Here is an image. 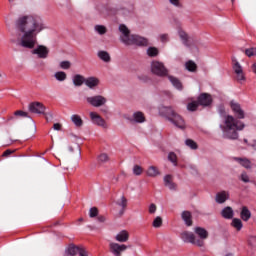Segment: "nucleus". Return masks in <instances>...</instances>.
I'll return each instance as SVG.
<instances>
[{"label":"nucleus","instance_id":"nucleus-1","mask_svg":"<svg viewBox=\"0 0 256 256\" xmlns=\"http://www.w3.org/2000/svg\"><path fill=\"white\" fill-rule=\"evenodd\" d=\"M15 28L20 33L18 44L25 49H32L31 54L38 59L49 57V48L45 45H37V35L47 29L43 18L37 15H20L15 21Z\"/></svg>","mask_w":256,"mask_h":256},{"label":"nucleus","instance_id":"nucleus-2","mask_svg":"<svg viewBox=\"0 0 256 256\" xmlns=\"http://www.w3.org/2000/svg\"><path fill=\"white\" fill-rule=\"evenodd\" d=\"M245 129V123L239 118H235L232 115H226L224 118V133L226 139H239V133L237 131H243Z\"/></svg>","mask_w":256,"mask_h":256},{"label":"nucleus","instance_id":"nucleus-3","mask_svg":"<svg viewBox=\"0 0 256 256\" xmlns=\"http://www.w3.org/2000/svg\"><path fill=\"white\" fill-rule=\"evenodd\" d=\"M166 115L168 119L173 123L178 129H185V120L175 112L174 109L168 107L165 108Z\"/></svg>","mask_w":256,"mask_h":256},{"label":"nucleus","instance_id":"nucleus-4","mask_svg":"<svg viewBox=\"0 0 256 256\" xmlns=\"http://www.w3.org/2000/svg\"><path fill=\"white\" fill-rule=\"evenodd\" d=\"M194 233L196 237V247H205V240L209 239V232L203 227H195Z\"/></svg>","mask_w":256,"mask_h":256},{"label":"nucleus","instance_id":"nucleus-5","mask_svg":"<svg viewBox=\"0 0 256 256\" xmlns=\"http://www.w3.org/2000/svg\"><path fill=\"white\" fill-rule=\"evenodd\" d=\"M86 103L92 107H103V105H107V98L103 95L89 96L86 97Z\"/></svg>","mask_w":256,"mask_h":256},{"label":"nucleus","instance_id":"nucleus-6","mask_svg":"<svg viewBox=\"0 0 256 256\" xmlns=\"http://www.w3.org/2000/svg\"><path fill=\"white\" fill-rule=\"evenodd\" d=\"M89 256V253H87V250L81 246H75L73 244L69 245L65 252V256Z\"/></svg>","mask_w":256,"mask_h":256},{"label":"nucleus","instance_id":"nucleus-7","mask_svg":"<svg viewBox=\"0 0 256 256\" xmlns=\"http://www.w3.org/2000/svg\"><path fill=\"white\" fill-rule=\"evenodd\" d=\"M151 72L158 77H166L168 71L165 65L159 61H154L151 64Z\"/></svg>","mask_w":256,"mask_h":256},{"label":"nucleus","instance_id":"nucleus-8","mask_svg":"<svg viewBox=\"0 0 256 256\" xmlns=\"http://www.w3.org/2000/svg\"><path fill=\"white\" fill-rule=\"evenodd\" d=\"M109 251L114 256H121L123 255L124 251H127V245L119 244L117 242H110Z\"/></svg>","mask_w":256,"mask_h":256},{"label":"nucleus","instance_id":"nucleus-9","mask_svg":"<svg viewBox=\"0 0 256 256\" xmlns=\"http://www.w3.org/2000/svg\"><path fill=\"white\" fill-rule=\"evenodd\" d=\"M232 69H233V71H234V73L236 75V80L239 83H241V82L246 80L245 72H243V66H241V64L237 60H235V59H233Z\"/></svg>","mask_w":256,"mask_h":256},{"label":"nucleus","instance_id":"nucleus-10","mask_svg":"<svg viewBox=\"0 0 256 256\" xmlns=\"http://www.w3.org/2000/svg\"><path fill=\"white\" fill-rule=\"evenodd\" d=\"M90 119L94 125H97L98 127H102L103 129H109V125H107V122L103 117L97 114V112H90Z\"/></svg>","mask_w":256,"mask_h":256},{"label":"nucleus","instance_id":"nucleus-11","mask_svg":"<svg viewBox=\"0 0 256 256\" xmlns=\"http://www.w3.org/2000/svg\"><path fill=\"white\" fill-rule=\"evenodd\" d=\"M230 108L233 111L236 119H243L245 117V110L241 108V104L235 101L230 102Z\"/></svg>","mask_w":256,"mask_h":256},{"label":"nucleus","instance_id":"nucleus-12","mask_svg":"<svg viewBox=\"0 0 256 256\" xmlns=\"http://www.w3.org/2000/svg\"><path fill=\"white\" fill-rule=\"evenodd\" d=\"M30 113H36L37 115H44L45 114V105L41 102H32L28 106Z\"/></svg>","mask_w":256,"mask_h":256},{"label":"nucleus","instance_id":"nucleus-13","mask_svg":"<svg viewBox=\"0 0 256 256\" xmlns=\"http://www.w3.org/2000/svg\"><path fill=\"white\" fill-rule=\"evenodd\" d=\"M180 239L184 241V243H191V245H195L197 247V236L190 231H183L180 234Z\"/></svg>","mask_w":256,"mask_h":256},{"label":"nucleus","instance_id":"nucleus-14","mask_svg":"<svg viewBox=\"0 0 256 256\" xmlns=\"http://www.w3.org/2000/svg\"><path fill=\"white\" fill-rule=\"evenodd\" d=\"M149 44V40L147 38H143L138 35H131L130 39L126 43V45H138V46H145Z\"/></svg>","mask_w":256,"mask_h":256},{"label":"nucleus","instance_id":"nucleus-15","mask_svg":"<svg viewBox=\"0 0 256 256\" xmlns=\"http://www.w3.org/2000/svg\"><path fill=\"white\" fill-rule=\"evenodd\" d=\"M119 31L121 33L120 41H122V43H124V45H127V43H129V40L131 39V32L129 31V28H127V26L121 24L119 26Z\"/></svg>","mask_w":256,"mask_h":256},{"label":"nucleus","instance_id":"nucleus-16","mask_svg":"<svg viewBox=\"0 0 256 256\" xmlns=\"http://www.w3.org/2000/svg\"><path fill=\"white\" fill-rule=\"evenodd\" d=\"M197 101H198L199 105H202V107H209V105H211V103H213V98L208 93H202L198 97Z\"/></svg>","mask_w":256,"mask_h":256},{"label":"nucleus","instance_id":"nucleus-17","mask_svg":"<svg viewBox=\"0 0 256 256\" xmlns=\"http://www.w3.org/2000/svg\"><path fill=\"white\" fill-rule=\"evenodd\" d=\"M99 83H101V81L99 80V78L97 77H88L85 80V85L86 87H88L89 89H97V87H99Z\"/></svg>","mask_w":256,"mask_h":256},{"label":"nucleus","instance_id":"nucleus-18","mask_svg":"<svg viewBox=\"0 0 256 256\" xmlns=\"http://www.w3.org/2000/svg\"><path fill=\"white\" fill-rule=\"evenodd\" d=\"M115 241H118V243H127L129 241V231L121 230L118 232L115 236Z\"/></svg>","mask_w":256,"mask_h":256},{"label":"nucleus","instance_id":"nucleus-19","mask_svg":"<svg viewBox=\"0 0 256 256\" xmlns=\"http://www.w3.org/2000/svg\"><path fill=\"white\" fill-rule=\"evenodd\" d=\"M130 123H145V114L143 112H135L133 118H128Z\"/></svg>","mask_w":256,"mask_h":256},{"label":"nucleus","instance_id":"nucleus-20","mask_svg":"<svg viewBox=\"0 0 256 256\" xmlns=\"http://www.w3.org/2000/svg\"><path fill=\"white\" fill-rule=\"evenodd\" d=\"M228 199H229V192L227 191L218 192L215 197L216 203H219L220 205L225 203V201H228Z\"/></svg>","mask_w":256,"mask_h":256},{"label":"nucleus","instance_id":"nucleus-21","mask_svg":"<svg viewBox=\"0 0 256 256\" xmlns=\"http://www.w3.org/2000/svg\"><path fill=\"white\" fill-rule=\"evenodd\" d=\"M234 215H235V212L233 211V208H231V206H226L221 211V216L224 219H233Z\"/></svg>","mask_w":256,"mask_h":256},{"label":"nucleus","instance_id":"nucleus-22","mask_svg":"<svg viewBox=\"0 0 256 256\" xmlns=\"http://www.w3.org/2000/svg\"><path fill=\"white\" fill-rule=\"evenodd\" d=\"M233 161H236L237 163H239V165H241L245 169H251V161L247 158L234 157Z\"/></svg>","mask_w":256,"mask_h":256},{"label":"nucleus","instance_id":"nucleus-23","mask_svg":"<svg viewBox=\"0 0 256 256\" xmlns=\"http://www.w3.org/2000/svg\"><path fill=\"white\" fill-rule=\"evenodd\" d=\"M147 177H159L161 175V172L159 171V168L157 166H149L146 170Z\"/></svg>","mask_w":256,"mask_h":256},{"label":"nucleus","instance_id":"nucleus-24","mask_svg":"<svg viewBox=\"0 0 256 256\" xmlns=\"http://www.w3.org/2000/svg\"><path fill=\"white\" fill-rule=\"evenodd\" d=\"M181 217H182L185 225H187V227H191V225H193V220H192L191 212L183 211L182 214H181Z\"/></svg>","mask_w":256,"mask_h":256},{"label":"nucleus","instance_id":"nucleus-25","mask_svg":"<svg viewBox=\"0 0 256 256\" xmlns=\"http://www.w3.org/2000/svg\"><path fill=\"white\" fill-rule=\"evenodd\" d=\"M240 217L242 221H249V219H251V211L249 210V208H247V206L242 207Z\"/></svg>","mask_w":256,"mask_h":256},{"label":"nucleus","instance_id":"nucleus-26","mask_svg":"<svg viewBox=\"0 0 256 256\" xmlns=\"http://www.w3.org/2000/svg\"><path fill=\"white\" fill-rule=\"evenodd\" d=\"M179 37L182 40V43L186 47H191L192 41H191V38H189V36L187 35V33H185L184 31H180L179 32Z\"/></svg>","mask_w":256,"mask_h":256},{"label":"nucleus","instance_id":"nucleus-27","mask_svg":"<svg viewBox=\"0 0 256 256\" xmlns=\"http://www.w3.org/2000/svg\"><path fill=\"white\" fill-rule=\"evenodd\" d=\"M85 80H86V78L83 77L81 74H76L72 79L75 87H81V85H83V83L85 85Z\"/></svg>","mask_w":256,"mask_h":256},{"label":"nucleus","instance_id":"nucleus-28","mask_svg":"<svg viewBox=\"0 0 256 256\" xmlns=\"http://www.w3.org/2000/svg\"><path fill=\"white\" fill-rule=\"evenodd\" d=\"M168 79L172 83L173 87L178 89V91L183 90V84L181 83V81H179V79H177L176 77H173V76H168Z\"/></svg>","mask_w":256,"mask_h":256},{"label":"nucleus","instance_id":"nucleus-29","mask_svg":"<svg viewBox=\"0 0 256 256\" xmlns=\"http://www.w3.org/2000/svg\"><path fill=\"white\" fill-rule=\"evenodd\" d=\"M97 55L101 61H104V63H109L111 61V55H109V52L107 51H98Z\"/></svg>","mask_w":256,"mask_h":256},{"label":"nucleus","instance_id":"nucleus-30","mask_svg":"<svg viewBox=\"0 0 256 256\" xmlns=\"http://www.w3.org/2000/svg\"><path fill=\"white\" fill-rule=\"evenodd\" d=\"M70 119L75 127H83V119L79 116V114H73Z\"/></svg>","mask_w":256,"mask_h":256},{"label":"nucleus","instance_id":"nucleus-31","mask_svg":"<svg viewBox=\"0 0 256 256\" xmlns=\"http://www.w3.org/2000/svg\"><path fill=\"white\" fill-rule=\"evenodd\" d=\"M231 227L236 229V231H241L243 229V222L239 218L232 219Z\"/></svg>","mask_w":256,"mask_h":256},{"label":"nucleus","instance_id":"nucleus-32","mask_svg":"<svg viewBox=\"0 0 256 256\" xmlns=\"http://www.w3.org/2000/svg\"><path fill=\"white\" fill-rule=\"evenodd\" d=\"M54 77L56 81L63 82L67 80V73H65L64 71H58L54 74Z\"/></svg>","mask_w":256,"mask_h":256},{"label":"nucleus","instance_id":"nucleus-33","mask_svg":"<svg viewBox=\"0 0 256 256\" xmlns=\"http://www.w3.org/2000/svg\"><path fill=\"white\" fill-rule=\"evenodd\" d=\"M117 205L121 207L122 209L121 214H123L125 209H127V198H125V196H121V198L117 201Z\"/></svg>","mask_w":256,"mask_h":256},{"label":"nucleus","instance_id":"nucleus-34","mask_svg":"<svg viewBox=\"0 0 256 256\" xmlns=\"http://www.w3.org/2000/svg\"><path fill=\"white\" fill-rule=\"evenodd\" d=\"M185 68L187 69V71L194 72L197 71V64L194 61L189 60L188 62H186Z\"/></svg>","mask_w":256,"mask_h":256},{"label":"nucleus","instance_id":"nucleus-35","mask_svg":"<svg viewBox=\"0 0 256 256\" xmlns=\"http://www.w3.org/2000/svg\"><path fill=\"white\" fill-rule=\"evenodd\" d=\"M132 172L133 175L139 177V175H143V167H141L140 165H134Z\"/></svg>","mask_w":256,"mask_h":256},{"label":"nucleus","instance_id":"nucleus-36","mask_svg":"<svg viewBox=\"0 0 256 256\" xmlns=\"http://www.w3.org/2000/svg\"><path fill=\"white\" fill-rule=\"evenodd\" d=\"M97 159L100 163H107L109 162V155L107 153H101L98 155Z\"/></svg>","mask_w":256,"mask_h":256},{"label":"nucleus","instance_id":"nucleus-37","mask_svg":"<svg viewBox=\"0 0 256 256\" xmlns=\"http://www.w3.org/2000/svg\"><path fill=\"white\" fill-rule=\"evenodd\" d=\"M94 29L98 32L99 35H105V33H107V27L103 25H96Z\"/></svg>","mask_w":256,"mask_h":256},{"label":"nucleus","instance_id":"nucleus-38","mask_svg":"<svg viewBox=\"0 0 256 256\" xmlns=\"http://www.w3.org/2000/svg\"><path fill=\"white\" fill-rule=\"evenodd\" d=\"M197 107H199V102L198 101L190 102L187 105L188 111H197Z\"/></svg>","mask_w":256,"mask_h":256},{"label":"nucleus","instance_id":"nucleus-39","mask_svg":"<svg viewBox=\"0 0 256 256\" xmlns=\"http://www.w3.org/2000/svg\"><path fill=\"white\" fill-rule=\"evenodd\" d=\"M149 57H157L159 55V50L155 47H151L147 50Z\"/></svg>","mask_w":256,"mask_h":256},{"label":"nucleus","instance_id":"nucleus-40","mask_svg":"<svg viewBox=\"0 0 256 256\" xmlns=\"http://www.w3.org/2000/svg\"><path fill=\"white\" fill-rule=\"evenodd\" d=\"M153 227H155L156 229L161 227V225H163V219L160 216H157L153 223H152Z\"/></svg>","mask_w":256,"mask_h":256},{"label":"nucleus","instance_id":"nucleus-41","mask_svg":"<svg viewBox=\"0 0 256 256\" xmlns=\"http://www.w3.org/2000/svg\"><path fill=\"white\" fill-rule=\"evenodd\" d=\"M245 55L247 57H255L256 56V48H248L245 50Z\"/></svg>","mask_w":256,"mask_h":256},{"label":"nucleus","instance_id":"nucleus-42","mask_svg":"<svg viewBox=\"0 0 256 256\" xmlns=\"http://www.w3.org/2000/svg\"><path fill=\"white\" fill-rule=\"evenodd\" d=\"M59 66H60V69H64V70L71 69V62L62 61L60 62Z\"/></svg>","mask_w":256,"mask_h":256},{"label":"nucleus","instance_id":"nucleus-43","mask_svg":"<svg viewBox=\"0 0 256 256\" xmlns=\"http://www.w3.org/2000/svg\"><path fill=\"white\" fill-rule=\"evenodd\" d=\"M187 147H190V149H197V143L193 141L192 139H187L185 141Z\"/></svg>","mask_w":256,"mask_h":256},{"label":"nucleus","instance_id":"nucleus-44","mask_svg":"<svg viewBox=\"0 0 256 256\" xmlns=\"http://www.w3.org/2000/svg\"><path fill=\"white\" fill-rule=\"evenodd\" d=\"M168 159L171 161V163H174V165H177V155L173 152L168 154Z\"/></svg>","mask_w":256,"mask_h":256},{"label":"nucleus","instance_id":"nucleus-45","mask_svg":"<svg viewBox=\"0 0 256 256\" xmlns=\"http://www.w3.org/2000/svg\"><path fill=\"white\" fill-rule=\"evenodd\" d=\"M14 115H16V117H29V114L23 110H17L14 112Z\"/></svg>","mask_w":256,"mask_h":256},{"label":"nucleus","instance_id":"nucleus-46","mask_svg":"<svg viewBox=\"0 0 256 256\" xmlns=\"http://www.w3.org/2000/svg\"><path fill=\"white\" fill-rule=\"evenodd\" d=\"M97 215H99V210L97 209V207L91 208L89 211V216L93 218L97 217Z\"/></svg>","mask_w":256,"mask_h":256},{"label":"nucleus","instance_id":"nucleus-47","mask_svg":"<svg viewBox=\"0 0 256 256\" xmlns=\"http://www.w3.org/2000/svg\"><path fill=\"white\" fill-rule=\"evenodd\" d=\"M248 245H250V247H253V248L256 247V236H250L249 237Z\"/></svg>","mask_w":256,"mask_h":256},{"label":"nucleus","instance_id":"nucleus-48","mask_svg":"<svg viewBox=\"0 0 256 256\" xmlns=\"http://www.w3.org/2000/svg\"><path fill=\"white\" fill-rule=\"evenodd\" d=\"M241 181H243V183H249V175H247V172H243L240 176Z\"/></svg>","mask_w":256,"mask_h":256},{"label":"nucleus","instance_id":"nucleus-49","mask_svg":"<svg viewBox=\"0 0 256 256\" xmlns=\"http://www.w3.org/2000/svg\"><path fill=\"white\" fill-rule=\"evenodd\" d=\"M159 38L162 43H167L169 41V34H161Z\"/></svg>","mask_w":256,"mask_h":256},{"label":"nucleus","instance_id":"nucleus-50","mask_svg":"<svg viewBox=\"0 0 256 256\" xmlns=\"http://www.w3.org/2000/svg\"><path fill=\"white\" fill-rule=\"evenodd\" d=\"M148 211H149V213H150L151 215H153V213H155V212L157 211V205H155V204H150Z\"/></svg>","mask_w":256,"mask_h":256},{"label":"nucleus","instance_id":"nucleus-51","mask_svg":"<svg viewBox=\"0 0 256 256\" xmlns=\"http://www.w3.org/2000/svg\"><path fill=\"white\" fill-rule=\"evenodd\" d=\"M62 127H63V125H61V123H55L53 125L54 131H61Z\"/></svg>","mask_w":256,"mask_h":256},{"label":"nucleus","instance_id":"nucleus-52","mask_svg":"<svg viewBox=\"0 0 256 256\" xmlns=\"http://www.w3.org/2000/svg\"><path fill=\"white\" fill-rule=\"evenodd\" d=\"M171 5H174L175 7H181L180 0H170Z\"/></svg>","mask_w":256,"mask_h":256},{"label":"nucleus","instance_id":"nucleus-53","mask_svg":"<svg viewBox=\"0 0 256 256\" xmlns=\"http://www.w3.org/2000/svg\"><path fill=\"white\" fill-rule=\"evenodd\" d=\"M12 153H15L14 150H6L4 151V153L2 154V157H9V155H12Z\"/></svg>","mask_w":256,"mask_h":256},{"label":"nucleus","instance_id":"nucleus-54","mask_svg":"<svg viewBox=\"0 0 256 256\" xmlns=\"http://www.w3.org/2000/svg\"><path fill=\"white\" fill-rule=\"evenodd\" d=\"M164 183L165 185H169V183H171V176L167 175L164 177Z\"/></svg>","mask_w":256,"mask_h":256},{"label":"nucleus","instance_id":"nucleus-55","mask_svg":"<svg viewBox=\"0 0 256 256\" xmlns=\"http://www.w3.org/2000/svg\"><path fill=\"white\" fill-rule=\"evenodd\" d=\"M166 187H169L171 190L175 189V184L173 182H170Z\"/></svg>","mask_w":256,"mask_h":256},{"label":"nucleus","instance_id":"nucleus-56","mask_svg":"<svg viewBox=\"0 0 256 256\" xmlns=\"http://www.w3.org/2000/svg\"><path fill=\"white\" fill-rule=\"evenodd\" d=\"M98 221L100 222V223H105V218H104V216H98Z\"/></svg>","mask_w":256,"mask_h":256},{"label":"nucleus","instance_id":"nucleus-57","mask_svg":"<svg viewBox=\"0 0 256 256\" xmlns=\"http://www.w3.org/2000/svg\"><path fill=\"white\" fill-rule=\"evenodd\" d=\"M252 147H254V149L256 151V141L253 143Z\"/></svg>","mask_w":256,"mask_h":256},{"label":"nucleus","instance_id":"nucleus-58","mask_svg":"<svg viewBox=\"0 0 256 256\" xmlns=\"http://www.w3.org/2000/svg\"><path fill=\"white\" fill-rule=\"evenodd\" d=\"M9 1V3H13L15 0H8Z\"/></svg>","mask_w":256,"mask_h":256},{"label":"nucleus","instance_id":"nucleus-59","mask_svg":"<svg viewBox=\"0 0 256 256\" xmlns=\"http://www.w3.org/2000/svg\"><path fill=\"white\" fill-rule=\"evenodd\" d=\"M232 1V3H235V0H231Z\"/></svg>","mask_w":256,"mask_h":256}]
</instances>
